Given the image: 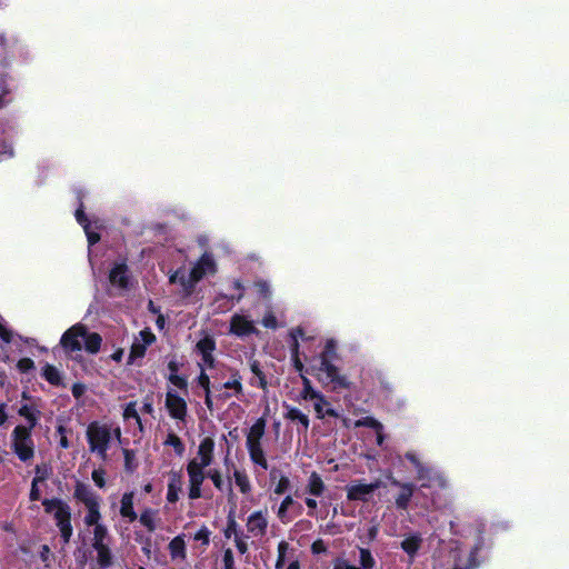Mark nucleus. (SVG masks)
<instances>
[{"label": "nucleus", "mask_w": 569, "mask_h": 569, "mask_svg": "<svg viewBox=\"0 0 569 569\" xmlns=\"http://www.w3.org/2000/svg\"><path fill=\"white\" fill-rule=\"evenodd\" d=\"M154 339V335L149 329L141 330L131 346L130 359L143 357L147 347L150 346Z\"/></svg>", "instance_id": "2eb2a0df"}, {"label": "nucleus", "mask_w": 569, "mask_h": 569, "mask_svg": "<svg viewBox=\"0 0 569 569\" xmlns=\"http://www.w3.org/2000/svg\"><path fill=\"white\" fill-rule=\"evenodd\" d=\"M44 481V476H34L33 480H32V485H31V490H30V499L32 501H36L40 498V489L38 487V485L40 482H43Z\"/></svg>", "instance_id": "79ce46f5"}, {"label": "nucleus", "mask_w": 569, "mask_h": 569, "mask_svg": "<svg viewBox=\"0 0 569 569\" xmlns=\"http://www.w3.org/2000/svg\"><path fill=\"white\" fill-rule=\"evenodd\" d=\"M171 560L176 563L183 562L186 560V542L182 536L174 537L168 546Z\"/></svg>", "instance_id": "aec40b11"}, {"label": "nucleus", "mask_w": 569, "mask_h": 569, "mask_svg": "<svg viewBox=\"0 0 569 569\" xmlns=\"http://www.w3.org/2000/svg\"><path fill=\"white\" fill-rule=\"evenodd\" d=\"M139 521L149 531H154L159 522L158 512L150 508L144 509L139 517Z\"/></svg>", "instance_id": "b1692460"}, {"label": "nucleus", "mask_w": 569, "mask_h": 569, "mask_svg": "<svg viewBox=\"0 0 569 569\" xmlns=\"http://www.w3.org/2000/svg\"><path fill=\"white\" fill-rule=\"evenodd\" d=\"M237 548L240 553H244L247 551V543L242 540H237Z\"/></svg>", "instance_id": "338daca9"}, {"label": "nucleus", "mask_w": 569, "mask_h": 569, "mask_svg": "<svg viewBox=\"0 0 569 569\" xmlns=\"http://www.w3.org/2000/svg\"><path fill=\"white\" fill-rule=\"evenodd\" d=\"M229 332L243 339L251 335H258L259 330L256 322L248 315L234 313L230 319Z\"/></svg>", "instance_id": "9d476101"}, {"label": "nucleus", "mask_w": 569, "mask_h": 569, "mask_svg": "<svg viewBox=\"0 0 569 569\" xmlns=\"http://www.w3.org/2000/svg\"><path fill=\"white\" fill-rule=\"evenodd\" d=\"M311 550L313 553H322L325 552L327 549H326V546L323 543L322 540H316L312 546H311Z\"/></svg>", "instance_id": "bf43d9fd"}, {"label": "nucleus", "mask_w": 569, "mask_h": 569, "mask_svg": "<svg viewBox=\"0 0 569 569\" xmlns=\"http://www.w3.org/2000/svg\"><path fill=\"white\" fill-rule=\"evenodd\" d=\"M287 569H300V563L298 560L296 559H292L289 565H288V568Z\"/></svg>", "instance_id": "774afa93"}, {"label": "nucleus", "mask_w": 569, "mask_h": 569, "mask_svg": "<svg viewBox=\"0 0 569 569\" xmlns=\"http://www.w3.org/2000/svg\"><path fill=\"white\" fill-rule=\"evenodd\" d=\"M286 418L292 421H298L302 426L303 431H307L309 428L308 416L297 408H289L286 413Z\"/></svg>", "instance_id": "2f4dec72"}, {"label": "nucleus", "mask_w": 569, "mask_h": 569, "mask_svg": "<svg viewBox=\"0 0 569 569\" xmlns=\"http://www.w3.org/2000/svg\"><path fill=\"white\" fill-rule=\"evenodd\" d=\"M355 427H369L376 431L382 430V425L372 417H366L355 422Z\"/></svg>", "instance_id": "58836bf2"}, {"label": "nucleus", "mask_w": 569, "mask_h": 569, "mask_svg": "<svg viewBox=\"0 0 569 569\" xmlns=\"http://www.w3.org/2000/svg\"><path fill=\"white\" fill-rule=\"evenodd\" d=\"M76 219L83 227L84 232L87 234L89 246L97 243L100 240V236L97 232L91 230L90 224L87 222L84 213L81 209L77 210Z\"/></svg>", "instance_id": "bb28decb"}, {"label": "nucleus", "mask_w": 569, "mask_h": 569, "mask_svg": "<svg viewBox=\"0 0 569 569\" xmlns=\"http://www.w3.org/2000/svg\"><path fill=\"white\" fill-rule=\"evenodd\" d=\"M42 505L44 511L53 516L63 542L68 543L73 532L70 507L61 499L56 498L44 499Z\"/></svg>", "instance_id": "423d86ee"}, {"label": "nucleus", "mask_w": 569, "mask_h": 569, "mask_svg": "<svg viewBox=\"0 0 569 569\" xmlns=\"http://www.w3.org/2000/svg\"><path fill=\"white\" fill-rule=\"evenodd\" d=\"M182 483L181 479L177 473H173L168 483L167 500L174 503L179 500Z\"/></svg>", "instance_id": "393cba45"}, {"label": "nucleus", "mask_w": 569, "mask_h": 569, "mask_svg": "<svg viewBox=\"0 0 569 569\" xmlns=\"http://www.w3.org/2000/svg\"><path fill=\"white\" fill-rule=\"evenodd\" d=\"M120 428L98 421L91 422L86 430L90 452L103 460L107 458V451L114 441L120 439Z\"/></svg>", "instance_id": "f257e3e1"}, {"label": "nucleus", "mask_w": 569, "mask_h": 569, "mask_svg": "<svg viewBox=\"0 0 569 569\" xmlns=\"http://www.w3.org/2000/svg\"><path fill=\"white\" fill-rule=\"evenodd\" d=\"M73 498L83 507V523L86 527L102 521L101 497L89 485L77 482Z\"/></svg>", "instance_id": "20e7f679"}, {"label": "nucleus", "mask_w": 569, "mask_h": 569, "mask_svg": "<svg viewBox=\"0 0 569 569\" xmlns=\"http://www.w3.org/2000/svg\"><path fill=\"white\" fill-rule=\"evenodd\" d=\"M206 368L207 367L200 368L201 372L198 377V383L200 387H202L204 389V391H208V390H210V379H209V376L204 372Z\"/></svg>", "instance_id": "8fccbe9b"}, {"label": "nucleus", "mask_w": 569, "mask_h": 569, "mask_svg": "<svg viewBox=\"0 0 569 569\" xmlns=\"http://www.w3.org/2000/svg\"><path fill=\"white\" fill-rule=\"evenodd\" d=\"M421 545V538L418 536H409L401 542V548L403 551L409 555L410 557H413L417 551L419 550Z\"/></svg>", "instance_id": "c756f323"}, {"label": "nucleus", "mask_w": 569, "mask_h": 569, "mask_svg": "<svg viewBox=\"0 0 569 569\" xmlns=\"http://www.w3.org/2000/svg\"><path fill=\"white\" fill-rule=\"evenodd\" d=\"M261 323L263 327L268 329H277L279 327L278 320L272 311L266 312L261 320Z\"/></svg>", "instance_id": "37998d69"}, {"label": "nucleus", "mask_w": 569, "mask_h": 569, "mask_svg": "<svg viewBox=\"0 0 569 569\" xmlns=\"http://www.w3.org/2000/svg\"><path fill=\"white\" fill-rule=\"evenodd\" d=\"M216 349V342L212 337L204 336L196 345V352L201 357L199 367L211 368L214 363L213 351Z\"/></svg>", "instance_id": "ddd939ff"}, {"label": "nucleus", "mask_w": 569, "mask_h": 569, "mask_svg": "<svg viewBox=\"0 0 569 569\" xmlns=\"http://www.w3.org/2000/svg\"><path fill=\"white\" fill-rule=\"evenodd\" d=\"M290 487V480L287 476H281L274 487V493L276 495H282L286 492Z\"/></svg>", "instance_id": "a18cd8bd"}, {"label": "nucleus", "mask_w": 569, "mask_h": 569, "mask_svg": "<svg viewBox=\"0 0 569 569\" xmlns=\"http://www.w3.org/2000/svg\"><path fill=\"white\" fill-rule=\"evenodd\" d=\"M295 503V500L291 496H287L280 503L277 516L282 523H288L291 521V518L288 516L289 508Z\"/></svg>", "instance_id": "473e14b6"}, {"label": "nucleus", "mask_w": 569, "mask_h": 569, "mask_svg": "<svg viewBox=\"0 0 569 569\" xmlns=\"http://www.w3.org/2000/svg\"><path fill=\"white\" fill-rule=\"evenodd\" d=\"M214 440L211 437H204L200 440L196 456L188 465H196L197 468L208 470L214 460Z\"/></svg>", "instance_id": "6e6552de"}, {"label": "nucleus", "mask_w": 569, "mask_h": 569, "mask_svg": "<svg viewBox=\"0 0 569 569\" xmlns=\"http://www.w3.org/2000/svg\"><path fill=\"white\" fill-rule=\"evenodd\" d=\"M332 349V342H328L326 351L320 357L319 366L315 369L317 379L323 386L331 385L332 390L347 389L350 387V382L345 376L340 375L338 368L329 359Z\"/></svg>", "instance_id": "39448f33"}, {"label": "nucleus", "mask_w": 569, "mask_h": 569, "mask_svg": "<svg viewBox=\"0 0 569 569\" xmlns=\"http://www.w3.org/2000/svg\"><path fill=\"white\" fill-rule=\"evenodd\" d=\"M380 486L379 481L373 483L355 482L347 486V498L349 500L367 501L372 492Z\"/></svg>", "instance_id": "4468645a"}, {"label": "nucleus", "mask_w": 569, "mask_h": 569, "mask_svg": "<svg viewBox=\"0 0 569 569\" xmlns=\"http://www.w3.org/2000/svg\"><path fill=\"white\" fill-rule=\"evenodd\" d=\"M97 552V561L101 567H109L112 563V555L109 542L92 547Z\"/></svg>", "instance_id": "cd10ccee"}, {"label": "nucleus", "mask_w": 569, "mask_h": 569, "mask_svg": "<svg viewBox=\"0 0 569 569\" xmlns=\"http://www.w3.org/2000/svg\"><path fill=\"white\" fill-rule=\"evenodd\" d=\"M223 387L227 388V389H233L238 393L242 390L241 382H240V380L238 378H233V379L227 381L223 385Z\"/></svg>", "instance_id": "6e6d98bb"}, {"label": "nucleus", "mask_w": 569, "mask_h": 569, "mask_svg": "<svg viewBox=\"0 0 569 569\" xmlns=\"http://www.w3.org/2000/svg\"><path fill=\"white\" fill-rule=\"evenodd\" d=\"M31 430L26 426H17L11 435V448L23 462L32 460L34 456V442L31 437Z\"/></svg>", "instance_id": "0eeeda50"}, {"label": "nucleus", "mask_w": 569, "mask_h": 569, "mask_svg": "<svg viewBox=\"0 0 569 569\" xmlns=\"http://www.w3.org/2000/svg\"><path fill=\"white\" fill-rule=\"evenodd\" d=\"M256 288L260 295L268 297L270 295V286L266 281H258Z\"/></svg>", "instance_id": "4d7b16f0"}, {"label": "nucleus", "mask_w": 569, "mask_h": 569, "mask_svg": "<svg viewBox=\"0 0 569 569\" xmlns=\"http://www.w3.org/2000/svg\"><path fill=\"white\" fill-rule=\"evenodd\" d=\"M91 477L97 487H99V488L104 487L106 480H104V471L102 469L93 470Z\"/></svg>", "instance_id": "09e8293b"}, {"label": "nucleus", "mask_w": 569, "mask_h": 569, "mask_svg": "<svg viewBox=\"0 0 569 569\" xmlns=\"http://www.w3.org/2000/svg\"><path fill=\"white\" fill-rule=\"evenodd\" d=\"M214 272L216 263L210 254H203L189 272L179 269L170 276L169 280L170 283L179 284L184 295H189L198 281Z\"/></svg>", "instance_id": "f03ea898"}, {"label": "nucleus", "mask_w": 569, "mask_h": 569, "mask_svg": "<svg viewBox=\"0 0 569 569\" xmlns=\"http://www.w3.org/2000/svg\"><path fill=\"white\" fill-rule=\"evenodd\" d=\"M412 492L413 489L411 485H401V491L396 499V505L399 508L405 509L412 497Z\"/></svg>", "instance_id": "72a5a7b5"}, {"label": "nucleus", "mask_w": 569, "mask_h": 569, "mask_svg": "<svg viewBox=\"0 0 569 569\" xmlns=\"http://www.w3.org/2000/svg\"><path fill=\"white\" fill-rule=\"evenodd\" d=\"M359 562L361 569H372L375 567V559L368 549L360 548Z\"/></svg>", "instance_id": "e433bc0d"}, {"label": "nucleus", "mask_w": 569, "mask_h": 569, "mask_svg": "<svg viewBox=\"0 0 569 569\" xmlns=\"http://www.w3.org/2000/svg\"><path fill=\"white\" fill-rule=\"evenodd\" d=\"M168 380L173 387L187 392L188 381L184 377L178 373H169Z\"/></svg>", "instance_id": "a19ab883"}, {"label": "nucleus", "mask_w": 569, "mask_h": 569, "mask_svg": "<svg viewBox=\"0 0 569 569\" xmlns=\"http://www.w3.org/2000/svg\"><path fill=\"white\" fill-rule=\"evenodd\" d=\"M101 337L96 332H88L83 325L77 323L68 329L61 337V345L68 351H80L82 348L90 353L100 350Z\"/></svg>", "instance_id": "7ed1b4c3"}, {"label": "nucleus", "mask_w": 569, "mask_h": 569, "mask_svg": "<svg viewBox=\"0 0 569 569\" xmlns=\"http://www.w3.org/2000/svg\"><path fill=\"white\" fill-rule=\"evenodd\" d=\"M302 383H303V388L301 391L302 399H305V400L320 399V396L322 393L317 391L316 389H313V387L311 386V381L308 378L302 377Z\"/></svg>", "instance_id": "f704fd0d"}, {"label": "nucleus", "mask_w": 569, "mask_h": 569, "mask_svg": "<svg viewBox=\"0 0 569 569\" xmlns=\"http://www.w3.org/2000/svg\"><path fill=\"white\" fill-rule=\"evenodd\" d=\"M266 429V420L259 418L249 429L246 441H261Z\"/></svg>", "instance_id": "c85d7f7f"}, {"label": "nucleus", "mask_w": 569, "mask_h": 569, "mask_svg": "<svg viewBox=\"0 0 569 569\" xmlns=\"http://www.w3.org/2000/svg\"><path fill=\"white\" fill-rule=\"evenodd\" d=\"M8 419V415L6 412V408L3 405L0 406V426H2Z\"/></svg>", "instance_id": "69168bd1"}, {"label": "nucleus", "mask_w": 569, "mask_h": 569, "mask_svg": "<svg viewBox=\"0 0 569 569\" xmlns=\"http://www.w3.org/2000/svg\"><path fill=\"white\" fill-rule=\"evenodd\" d=\"M134 493L132 491L123 493L120 500V515L130 522L137 520L138 516L133 509Z\"/></svg>", "instance_id": "412c9836"}, {"label": "nucleus", "mask_w": 569, "mask_h": 569, "mask_svg": "<svg viewBox=\"0 0 569 569\" xmlns=\"http://www.w3.org/2000/svg\"><path fill=\"white\" fill-rule=\"evenodd\" d=\"M0 339L4 342H9L11 339L10 331L0 322Z\"/></svg>", "instance_id": "e2e57ef3"}, {"label": "nucleus", "mask_w": 569, "mask_h": 569, "mask_svg": "<svg viewBox=\"0 0 569 569\" xmlns=\"http://www.w3.org/2000/svg\"><path fill=\"white\" fill-rule=\"evenodd\" d=\"M333 569H361L359 567H356L353 565H351L348 560L346 559H342V558H338L337 560H335L333 562Z\"/></svg>", "instance_id": "3c124183"}, {"label": "nucleus", "mask_w": 569, "mask_h": 569, "mask_svg": "<svg viewBox=\"0 0 569 569\" xmlns=\"http://www.w3.org/2000/svg\"><path fill=\"white\" fill-rule=\"evenodd\" d=\"M57 432L59 433L60 436V439H59V445L61 448H64L67 449L69 447V441H68V438H67V430L63 426H59L57 428Z\"/></svg>", "instance_id": "603ef678"}, {"label": "nucleus", "mask_w": 569, "mask_h": 569, "mask_svg": "<svg viewBox=\"0 0 569 569\" xmlns=\"http://www.w3.org/2000/svg\"><path fill=\"white\" fill-rule=\"evenodd\" d=\"M43 376L46 377V379L51 382V383H58L59 381V372L58 370L52 367V366H49L47 365L44 368H43Z\"/></svg>", "instance_id": "c03bdc74"}, {"label": "nucleus", "mask_w": 569, "mask_h": 569, "mask_svg": "<svg viewBox=\"0 0 569 569\" xmlns=\"http://www.w3.org/2000/svg\"><path fill=\"white\" fill-rule=\"evenodd\" d=\"M246 447L248 449L251 461L267 470L268 461L266 459L261 441H246Z\"/></svg>", "instance_id": "a211bd4d"}, {"label": "nucleus", "mask_w": 569, "mask_h": 569, "mask_svg": "<svg viewBox=\"0 0 569 569\" xmlns=\"http://www.w3.org/2000/svg\"><path fill=\"white\" fill-rule=\"evenodd\" d=\"M306 505L309 508V516H313L315 510L318 507V502L313 498H306Z\"/></svg>", "instance_id": "680f3d73"}, {"label": "nucleus", "mask_w": 569, "mask_h": 569, "mask_svg": "<svg viewBox=\"0 0 569 569\" xmlns=\"http://www.w3.org/2000/svg\"><path fill=\"white\" fill-rule=\"evenodd\" d=\"M207 478H209L213 486L218 489V490H223V480H222V476H221V472L217 469H208L207 470Z\"/></svg>", "instance_id": "ea45409f"}, {"label": "nucleus", "mask_w": 569, "mask_h": 569, "mask_svg": "<svg viewBox=\"0 0 569 569\" xmlns=\"http://www.w3.org/2000/svg\"><path fill=\"white\" fill-rule=\"evenodd\" d=\"M109 280L112 286L119 289L129 288V276L124 263H116L110 271Z\"/></svg>", "instance_id": "f3484780"}, {"label": "nucleus", "mask_w": 569, "mask_h": 569, "mask_svg": "<svg viewBox=\"0 0 569 569\" xmlns=\"http://www.w3.org/2000/svg\"><path fill=\"white\" fill-rule=\"evenodd\" d=\"M88 528L91 529L90 532L92 535V538H91V546L92 547H96V546H99V545L108 542V539H109L108 529L103 525L102 521L101 522H97V525H91Z\"/></svg>", "instance_id": "4be33fe9"}, {"label": "nucleus", "mask_w": 569, "mask_h": 569, "mask_svg": "<svg viewBox=\"0 0 569 569\" xmlns=\"http://www.w3.org/2000/svg\"><path fill=\"white\" fill-rule=\"evenodd\" d=\"M250 369H251L252 373L258 378L259 386L261 388H266L267 381H266V378H264L262 371L259 368V363L257 361H252L250 365Z\"/></svg>", "instance_id": "de8ad7c7"}, {"label": "nucleus", "mask_w": 569, "mask_h": 569, "mask_svg": "<svg viewBox=\"0 0 569 569\" xmlns=\"http://www.w3.org/2000/svg\"><path fill=\"white\" fill-rule=\"evenodd\" d=\"M325 482L317 472H311L307 483V490L310 495L319 497L325 491Z\"/></svg>", "instance_id": "a878e982"}, {"label": "nucleus", "mask_w": 569, "mask_h": 569, "mask_svg": "<svg viewBox=\"0 0 569 569\" xmlns=\"http://www.w3.org/2000/svg\"><path fill=\"white\" fill-rule=\"evenodd\" d=\"M8 92L7 88H6V83H4V80L1 79L0 80V108L3 107L6 104V101L3 99L4 94Z\"/></svg>", "instance_id": "0e129e2a"}, {"label": "nucleus", "mask_w": 569, "mask_h": 569, "mask_svg": "<svg viewBox=\"0 0 569 569\" xmlns=\"http://www.w3.org/2000/svg\"><path fill=\"white\" fill-rule=\"evenodd\" d=\"M268 519L262 511L251 513L247 521V529L253 537H261L266 533Z\"/></svg>", "instance_id": "dca6fc26"}, {"label": "nucleus", "mask_w": 569, "mask_h": 569, "mask_svg": "<svg viewBox=\"0 0 569 569\" xmlns=\"http://www.w3.org/2000/svg\"><path fill=\"white\" fill-rule=\"evenodd\" d=\"M17 367L21 372H26L33 367V361L29 358H23L18 361Z\"/></svg>", "instance_id": "5fc2aeb1"}, {"label": "nucleus", "mask_w": 569, "mask_h": 569, "mask_svg": "<svg viewBox=\"0 0 569 569\" xmlns=\"http://www.w3.org/2000/svg\"><path fill=\"white\" fill-rule=\"evenodd\" d=\"M86 392V386L82 383H74L72 386V395L74 398H80Z\"/></svg>", "instance_id": "13d9d810"}, {"label": "nucleus", "mask_w": 569, "mask_h": 569, "mask_svg": "<svg viewBox=\"0 0 569 569\" xmlns=\"http://www.w3.org/2000/svg\"><path fill=\"white\" fill-rule=\"evenodd\" d=\"M291 549L287 541H280L278 545V558L276 561V569H281L286 559L289 556Z\"/></svg>", "instance_id": "c9c22d12"}, {"label": "nucleus", "mask_w": 569, "mask_h": 569, "mask_svg": "<svg viewBox=\"0 0 569 569\" xmlns=\"http://www.w3.org/2000/svg\"><path fill=\"white\" fill-rule=\"evenodd\" d=\"M166 446L172 447L177 455L181 456L184 451V445L178 436L169 433L163 442Z\"/></svg>", "instance_id": "4c0bfd02"}, {"label": "nucleus", "mask_w": 569, "mask_h": 569, "mask_svg": "<svg viewBox=\"0 0 569 569\" xmlns=\"http://www.w3.org/2000/svg\"><path fill=\"white\" fill-rule=\"evenodd\" d=\"M18 412L28 421V426L26 427L33 429L40 417V410L36 402L26 401L24 403L21 405Z\"/></svg>", "instance_id": "6ab92c4d"}, {"label": "nucleus", "mask_w": 569, "mask_h": 569, "mask_svg": "<svg viewBox=\"0 0 569 569\" xmlns=\"http://www.w3.org/2000/svg\"><path fill=\"white\" fill-rule=\"evenodd\" d=\"M406 458L415 466L420 480L428 479L429 481L437 482L441 487L445 486L446 480L443 476L436 472L432 468L425 466L416 453L408 452Z\"/></svg>", "instance_id": "f8f14e48"}, {"label": "nucleus", "mask_w": 569, "mask_h": 569, "mask_svg": "<svg viewBox=\"0 0 569 569\" xmlns=\"http://www.w3.org/2000/svg\"><path fill=\"white\" fill-rule=\"evenodd\" d=\"M188 475V497L196 500L202 497V485L207 478V470L197 468L196 465L186 467Z\"/></svg>", "instance_id": "9b49d317"}, {"label": "nucleus", "mask_w": 569, "mask_h": 569, "mask_svg": "<svg viewBox=\"0 0 569 569\" xmlns=\"http://www.w3.org/2000/svg\"><path fill=\"white\" fill-rule=\"evenodd\" d=\"M123 418L124 419H134V420H137V422H140V418L137 412L134 402H130L126 406V408L123 410Z\"/></svg>", "instance_id": "49530a36"}, {"label": "nucleus", "mask_w": 569, "mask_h": 569, "mask_svg": "<svg viewBox=\"0 0 569 569\" xmlns=\"http://www.w3.org/2000/svg\"><path fill=\"white\" fill-rule=\"evenodd\" d=\"M223 561L226 565V569H231L232 563H233V556H232V551L230 549L226 550L224 556H223Z\"/></svg>", "instance_id": "052dcab7"}, {"label": "nucleus", "mask_w": 569, "mask_h": 569, "mask_svg": "<svg viewBox=\"0 0 569 569\" xmlns=\"http://www.w3.org/2000/svg\"><path fill=\"white\" fill-rule=\"evenodd\" d=\"M233 480L236 486L240 489L242 493H249L251 490L250 480L247 476V473L242 470L236 469L233 471Z\"/></svg>", "instance_id": "7c9ffc66"}, {"label": "nucleus", "mask_w": 569, "mask_h": 569, "mask_svg": "<svg viewBox=\"0 0 569 569\" xmlns=\"http://www.w3.org/2000/svg\"><path fill=\"white\" fill-rule=\"evenodd\" d=\"M164 405L172 419L179 422L186 421L188 413L187 401L183 397L179 396L174 389L168 388Z\"/></svg>", "instance_id": "1a4fd4ad"}, {"label": "nucleus", "mask_w": 569, "mask_h": 569, "mask_svg": "<svg viewBox=\"0 0 569 569\" xmlns=\"http://www.w3.org/2000/svg\"><path fill=\"white\" fill-rule=\"evenodd\" d=\"M209 535H210V531L206 527H202L194 535V540L202 541L203 543H208L209 542Z\"/></svg>", "instance_id": "864d4df0"}, {"label": "nucleus", "mask_w": 569, "mask_h": 569, "mask_svg": "<svg viewBox=\"0 0 569 569\" xmlns=\"http://www.w3.org/2000/svg\"><path fill=\"white\" fill-rule=\"evenodd\" d=\"M315 411L319 419H323L326 416L338 417V412L332 409L323 395L320 396V399H315Z\"/></svg>", "instance_id": "5701e85b"}]
</instances>
